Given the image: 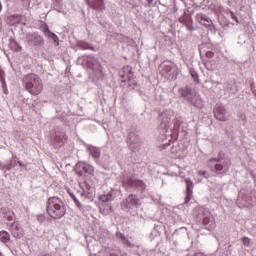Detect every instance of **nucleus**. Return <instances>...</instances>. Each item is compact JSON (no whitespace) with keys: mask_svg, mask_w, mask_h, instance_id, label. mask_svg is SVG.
<instances>
[{"mask_svg":"<svg viewBox=\"0 0 256 256\" xmlns=\"http://www.w3.org/2000/svg\"><path fill=\"white\" fill-rule=\"evenodd\" d=\"M23 84L30 95H41L43 91V80L37 74L24 76Z\"/></svg>","mask_w":256,"mask_h":256,"instance_id":"1","label":"nucleus"},{"mask_svg":"<svg viewBox=\"0 0 256 256\" xmlns=\"http://www.w3.org/2000/svg\"><path fill=\"white\" fill-rule=\"evenodd\" d=\"M46 211L52 219H61L65 215L63 201L57 197L49 198L47 200Z\"/></svg>","mask_w":256,"mask_h":256,"instance_id":"2","label":"nucleus"},{"mask_svg":"<svg viewBox=\"0 0 256 256\" xmlns=\"http://www.w3.org/2000/svg\"><path fill=\"white\" fill-rule=\"evenodd\" d=\"M223 153H219L216 158H210L209 163H213L214 161L216 164L214 165V169L218 175H223V173H227L229 171V167H231V160H225L224 165L220 163L223 161Z\"/></svg>","mask_w":256,"mask_h":256,"instance_id":"3","label":"nucleus"},{"mask_svg":"<svg viewBox=\"0 0 256 256\" xmlns=\"http://www.w3.org/2000/svg\"><path fill=\"white\" fill-rule=\"evenodd\" d=\"M67 134L63 131H55L50 136V141L54 147V149H61L65 143H67Z\"/></svg>","mask_w":256,"mask_h":256,"instance_id":"4","label":"nucleus"},{"mask_svg":"<svg viewBox=\"0 0 256 256\" xmlns=\"http://www.w3.org/2000/svg\"><path fill=\"white\" fill-rule=\"evenodd\" d=\"M76 173H78L80 177H83L84 173L87 175H93L95 173V168L85 162H79L76 165Z\"/></svg>","mask_w":256,"mask_h":256,"instance_id":"5","label":"nucleus"},{"mask_svg":"<svg viewBox=\"0 0 256 256\" xmlns=\"http://www.w3.org/2000/svg\"><path fill=\"white\" fill-rule=\"evenodd\" d=\"M10 231L15 239H21V237L25 235V230H23V227H21V224H19V222H13L10 225Z\"/></svg>","mask_w":256,"mask_h":256,"instance_id":"6","label":"nucleus"},{"mask_svg":"<svg viewBox=\"0 0 256 256\" xmlns=\"http://www.w3.org/2000/svg\"><path fill=\"white\" fill-rule=\"evenodd\" d=\"M125 183L129 187H135V189H139L140 191H145V189H147V184L141 179L130 178Z\"/></svg>","mask_w":256,"mask_h":256,"instance_id":"7","label":"nucleus"},{"mask_svg":"<svg viewBox=\"0 0 256 256\" xmlns=\"http://www.w3.org/2000/svg\"><path fill=\"white\" fill-rule=\"evenodd\" d=\"M87 5L94 11H104L105 1L104 0H87Z\"/></svg>","mask_w":256,"mask_h":256,"instance_id":"8","label":"nucleus"},{"mask_svg":"<svg viewBox=\"0 0 256 256\" xmlns=\"http://www.w3.org/2000/svg\"><path fill=\"white\" fill-rule=\"evenodd\" d=\"M27 41L31 45H34L35 47H37L39 45H43V36L37 33L27 34Z\"/></svg>","mask_w":256,"mask_h":256,"instance_id":"9","label":"nucleus"},{"mask_svg":"<svg viewBox=\"0 0 256 256\" xmlns=\"http://www.w3.org/2000/svg\"><path fill=\"white\" fill-rule=\"evenodd\" d=\"M196 21H198L200 25H203V27H211V25L213 24V21H211V18H209V16L203 13H198L196 15Z\"/></svg>","mask_w":256,"mask_h":256,"instance_id":"10","label":"nucleus"},{"mask_svg":"<svg viewBox=\"0 0 256 256\" xmlns=\"http://www.w3.org/2000/svg\"><path fill=\"white\" fill-rule=\"evenodd\" d=\"M214 115L218 121H227L228 119L227 110H225V107L223 106H218L215 109Z\"/></svg>","mask_w":256,"mask_h":256,"instance_id":"11","label":"nucleus"},{"mask_svg":"<svg viewBox=\"0 0 256 256\" xmlns=\"http://www.w3.org/2000/svg\"><path fill=\"white\" fill-rule=\"evenodd\" d=\"M121 77L123 83H127V81H131V79H134L133 68H131V66H125L124 74H122Z\"/></svg>","mask_w":256,"mask_h":256,"instance_id":"12","label":"nucleus"},{"mask_svg":"<svg viewBox=\"0 0 256 256\" xmlns=\"http://www.w3.org/2000/svg\"><path fill=\"white\" fill-rule=\"evenodd\" d=\"M43 33H44L45 37H48V39H52V41H54V43H57V45H59V37L57 36V34L51 32V30H49V26L47 24H45L43 27Z\"/></svg>","mask_w":256,"mask_h":256,"instance_id":"13","label":"nucleus"},{"mask_svg":"<svg viewBox=\"0 0 256 256\" xmlns=\"http://www.w3.org/2000/svg\"><path fill=\"white\" fill-rule=\"evenodd\" d=\"M180 23H183L187 27L188 31H193V18L191 16H186L179 19Z\"/></svg>","mask_w":256,"mask_h":256,"instance_id":"14","label":"nucleus"},{"mask_svg":"<svg viewBox=\"0 0 256 256\" xmlns=\"http://www.w3.org/2000/svg\"><path fill=\"white\" fill-rule=\"evenodd\" d=\"M89 153L94 159H99V157H101V150L95 146L89 148Z\"/></svg>","mask_w":256,"mask_h":256,"instance_id":"15","label":"nucleus"},{"mask_svg":"<svg viewBox=\"0 0 256 256\" xmlns=\"http://www.w3.org/2000/svg\"><path fill=\"white\" fill-rule=\"evenodd\" d=\"M0 241L2 243H9L11 241V234L7 231H0Z\"/></svg>","mask_w":256,"mask_h":256,"instance_id":"16","label":"nucleus"},{"mask_svg":"<svg viewBox=\"0 0 256 256\" xmlns=\"http://www.w3.org/2000/svg\"><path fill=\"white\" fill-rule=\"evenodd\" d=\"M116 237L118 239H121V241H123L124 245H127L128 247H131V241H129V239H127V237L125 236V234L121 233V232H117L116 233Z\"/></svg>","mask_w":256,"mask_h":256,"instance_id":"17","label":"nucleus"},{"mask_svg":"<svg viewBox=\"0 0 256 256\" xmlns=\"http://www.w3.org/2000/svg\"><path fill=\"white\" fill-rule=\"evenodd\" d=\"M100 201H102V203H109V201H113V194L112 193H108V194H102L99 196Z\"/></svg>","mask_w":256,"mask_h":256,"instance_id":"18","label":"nucleus"},{"mask_svg":"<svg viewBox=\"0 0 256 256\" xmlns=\"http://www.w3.org/2000/svg\"><path fill=\"white\" fill-rule=\"evenodd\" d=\"M127 201L130 203V205H139V198L133 194L128 196Z\"/></svg>","mask_w":256,"mask_h":256,"instance_id":"19","label":"nucleus"},{"mask_svg":"<svg viewBox=\"0 0 256 256\" xmlns=\"http://www.w3.org/2000/svg\"><path fill=\"white\" fill-rule=\"evenodd\" d=\"M191 197H193V188H186L185 203H189V201H191Z\"/></svg>","mask_w":256,"mask_h":256,"instance_id":"20","label":"nucleus"},{"mask_svg":"<svg viewBox=\"0 0 256 256\" xmlns=\"http://www.w3.org/2000/svg\"><path fill=\"white\" fill-rule=\"evenodd\" d=\"M68 193L70 195V197H72L75 205L78 207V209H81V207H83V205H81V202H79V199H77V197H75V194L71 193L69 190H68Z\"/></svg>","mask_w":256,"mask_h":256,"instance_id":"21","label":"nucleus"},{"mask_svg":"<svg viewBox=\"0 0 256 256\" xmlns=\"http://www.w3.org/2000/svg\"><path fill=\"white\" fill-rule=\"evenodd\" d=\"M211 60H208L204 63L205 68L207 69V71H214L215 66H213V64H211Z\"/></svg>","mask_w":256,"mask_h":256,"instance_id":"22","label":"nucleus"},{"mask_svg":"<svg viewBox=\"0 0 256 256\" xmlns=\"http://www.w3.org/2000/svg\"><path fill=\"white\" fill-rule=\"evenodd\" d=\"M190 75L196 83H199V74L195 70H190Z\"/></svg>","mask_w":256,"mask_h":256,"instance_id":"23","label":"nucleus"},{"mask_svg":"<svg viewBox=\"0 0 256 256\" xmlns=\"http://www.w3.org/2000/svg\"><path fill=\"white\" fill-rule=\"evenodd\" d=\"M242 243L245 247H249V245H251V239L249 237H243Z\"/></svg>","mask_w":256,"mask_h":256,"instance_id":"24","label":"nucleus"},{"mask_svg":"<svg viewBox=\"0 0 256 256\" xmlns=\"http://www.w3.org/2000/svg\"><path fill=\"white\" fill-rule=\"evenodd\" d=\"M186 189H193V181L190 178L185 179Z\"/></svg>","mask_w":256,"mask_h":256,"instance_id":"25","label":"nucleus"},{"mask_svg":"<svg viewBox=\"0 0 256 256\" xmlns=\"http://www.w3.org/2000/svg\"><path fill=\"white\" fill-rule=\"evenodd\" d=\"M190 94H191V89H189V88L182 89V96L183 97H187V95H190Z\"/></svg>","mask_w":256,"mask_h":256,"instance_id":"26","label":"nucleus"},{"mask_svg":"<svg viewBox=\"0 0 256 256\" xmlns=\"http://www.w3.org/2000/svg\"><path fill=\"white\" fill-rule=\"evenodd\" d=\"M205 56L207 59H213L215 57V53H213V51H207Z\"/></svg>","mask_w":256,"mask_h":256,"instance_id":"27","label":"nucleus"},{"mask_svg":"<svg viewBox=\"0 0 256 256\" xmlns=\"http://www.w3.org/2000/svg\"><path fill=\"white\" fill-rule=\"evenodd\" d=\"M230 17H231V19H233V21L239 23V18H237V16L235 15V13L233 11H230Z\"/></svg>","mask_w":256,"mask_h":256,"instance_id":"28","label":"nucleus"},{"mask_svg":"<svg viewBox=\"0 0 256 256\" xmlns=\"http://www.w3.org/2000/svg\"><path fill=\"white\" fill-rule=\"evenodd\" d=\"M14 217H15V213H11V214L6 215L7 221H13Z\"/></svg>","mask_w":256,"mask_h":256,"instance_id":"29","label":"nucleus"},{"mask_svg":"<svg viewBox=\"0 0 256 256\" xmlns=\"http://www.w3.org/2000/svg\"><path fill=\"white\" fill-rule=\"evenodd\" d=\"M164 71L166 75H170L169 72L171 71V66H166Z\"/></svg>","mask_w":256,"mask_h":256,"instance_id":"30","label":"nucleus"},{"mask_svg":"<svg viewBox=\"0 0 256 256\" xmlns=\"http://www.w3.org/2000/svg\"><path fill=\"white\" fill-rule=\"evenodd\" d=\"M203 225H209V217L203 218Z\"/></svg>","mask_w":256,"mask_h":256,"instance_id":"31","label":"nucleus"},{"mask_svg":"<svg viewBox=\"0 0 256 256\" xmlns=\"http://www.w3.org/2000/svg\"><path fill=\"white\" fill-rule=\"evenodd\" d=\"M80 197H82L83 199H87V194L85 193V191H82L80 193Z\"/></svg>","mask_w":256,"mask_h":256,"instance_id":"32","label":"nucleus"},{"mask_svg":"<svg viewBox=\"0 0 256 256\" xmlns=\"http://www.w3.org/2000/svg\"><path fill=\"white\" fill-rule=\"evenodd\" d=\"M37 219H38V221H40L42 223V221H45V216L40 215V216H38Z\"/></svg>","mask_w":256,"mask_h":256,"instance_id":"33","label":"nucleus"},{"mask_svg":"<svg viewBox=\"0 0 256 256\" xmlns=\"http://www.w3.org/2000/svg\"><path fill=\"white\" fill-rule=\"evenodd\" d=\"M198 175H203V176H205V175H207V172L206 171H203V170H200L199 172H198Z\"/></svg>","mask_w":256,"mask_h":256,"instance_id":"34","label":"nucleus"},{"mask_svg":"<svg viewBox=\"0 0 256 256\" xmlns=\"http://www.w3.org/2000/svg\"><path fill=\"white\" fill-rule=\"evenodd\" d=\"M195 256H205V254L199 252V253H196Z\"/></svg>","mask_w":256,"mask_h":256,"instance_id":"35","label":"nucleus"},{"mask_svg":"<svg viewBox=\"0 0 256 256\" xmlns=\"http://www.w3.org/2000/svg\"><path fill=\"white\" fill-rule=\"evenodd\" d=\"M148 1V3H153V0H147Z\"/></svg>","mask_w":256,"mask_h":256,"instance_id":"36","label":"nucleus"},{"mask_svg":"<svg viewBox=\"0 0 256 256\" xmlns=\"http://www.w3.org/2000/svg\"><path fill=\"white\" fill-rule=\"evenodd\" d=\"M0 256H3V254H1V252H0Z\"/></svg>","mask_w":256,"mask_h":256,"instance_id":"37","label":"nucleus"},{"mask_svg":"<svg viewBox=\"0 0 256 256\" xmlns=\"http://www.w3.org/2000/svg\"><path fill=\"white\" fill-rule=\"evenodd\" d=\"M1 81H3V78H1Z\"/></svg>","mask_w":256,"mask_h":256,"instance_id":"38","label":"nucleus"}]
</instances>
